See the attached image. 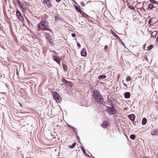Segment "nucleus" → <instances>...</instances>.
Segmentation results:
<instances>
[{
    "label": "nucleus",
    "mask_w": 158,
    "mask_h": 158,
    "mask_svg": "<svg viewBox=\"0 0 158 158\" xmlns=\"http://www.w3.org/2000/svg\"><path fill=\"white\" fill-rule=\"evenodd\" d=\"M93 95L96 101L100 104H102L104 102V99L99 91L97 90H94Z\"/></svg>",
    "instance_id": "nucleus-1"
},
{
    "label": "nucleus",
    "mask_w": 158,
    "mask_h": 158,
    "mask_svg": "<svg viewBox=\"0 0 158 158\" xmlns=\"http://www.w3.org/2000/svg\"><path fill=\"white\" fill-rule=\"evenodd\" d=\"M38 27L39 29L51 31L49 26L48 23L45 20H43L40 21L38 26Z\"/></svg>",
    "instance_id": "nucleus-2"
},
{
    "label": "nucleus",
    "mask_w": 158,
    "mask_h": 158,
    "mask_svg": "<svg viewBox=\"0 0 158 158\" xmlns=\"http://www.w3.org/2000/svg\"><path fill=\"white\" fill-rule=\"evenodd\" d=\"M106 111L110 115L115 114L117 113L116 109L113 106H112L111 107L107 106Z\"/></svg>",
    "instance_id": "nucleus-3"
},
{
    "label": "nucleus",
    "mask_w": 158,
    "mask_h": 158,
    "mask_svg": "<svg viewBox=\"0 0 158 158\" xmlns=\"http://www.w3.org/2000/svg\"><path fill=\"white\" fill-rule=\"evenodd\" d=\"M53 96L54 99L56 102H60L61 98L56 92H55L53 93Z\"/></svg>",
    "instance_id": "nucleus-4"
},
{
    "label": "nucleus",
    "mask_w": 158,
    "mask_h": 158,
    "mask_svg": "<svg viewBox=\"0 0 158 158\" xmlns=\"http://www.w3.org/2000/svg\"><path fill=\"white\" fill-rule=\"evenodd\" d=\"M109 124V122L108 121H104L101 124L102 127L103 128H106Z\"/></svg>",
    "instance_id": "nucleus-5"
},
{
    "label": "nucleus",
    "mask_w": 158,
    "mask_h": 158,
    "mask_svg": "<svg viewBox=\"0 0 158 158\" xmlns=\"http://www.w3.org/2000/svg\"><path fill=\"white\" fill-rule=\"evenodd\" d=\"M52 57L53 59L56 61L59 64H60V58L57 56H53Z\"/></svg>",
    "instance_id": "nucleus-6"
},
{
    "label": "nucleus",
    "mask_w": 158,
    "mask_h": 158,
    "mask_svg": "<svg viewBox=\"0 0 158 158\" xmlns=\"http://www.w3.org/2000/svg\"><path fill=\"white\" fill-rule=\"evenodd\" d=\"M81 56H86L87 53L86 50L85 48H83L81 51Z\"/></svg>",
    "instance_id": "nucleus-7"
},
{
    "label": "nucleus",
    "mask_w": 158,
    "mask_h": 158,
    "mask_svg": "<svg viewBox=\"0 0 158 158\" xmlns=\"http://www.w3.org/2000/svg\"><path fill=\"white\" fill-rule=\"evenodd\" d=\"M128 116L131 121H132V122L134 121L135 116L134 114H130L128 115Z\"/></svg>",
    "instance_id": "nucleus-8"
},
{
    "label": "nucleus",
    "mask_w": 158,
    "mask_h": 158,
    "mask_svg": "<svg viewBox=\"0 0 158 158\" xmlns=\"http://www.w3.org/2000/svg\"><path fill=\"white\" fill-rule=\"evenodd\" d=\"M130 93L129 92H126L124 93V97L126 98H129L130 97Z\"/></svg>",
    "instance_id": "nucleus-9"
},
{
    "label": "nucleus",
    "mask_w": 158,
    "mask_h": 158,
    "mask_svg": "<svg viewBox=\"0 0 158 158\" xmlns=\"http://www.w3.org/2000/svg\"><path fill=\"white\" fill-rule=\"evenodd\" d=\"M81 150L82 151V152H83L84 154L87 156H88V157H89V155H88V154H87L86 152H85V149L83 147H81Z\"/></svg>",
    "instance_id": "nucleus-10"
},
{
    "label": "nucleus",
    "mask_w": 158,
    "mask_h": 158,
    "mask_svg": "<svg viewBox=\"0 0 158 158\" xmlns=\"http://www.w3.org/2000/svg\"><path fill=\"white\" fill-rule=\"evenodd\" d=\"M61 81L63 83H64L65 84H69L70 83V82L66 80L64 78H62V79H61Z\"/></svg>",
    "instance_id": "nucleus-11"
},
{
    "label": "nucleus",
    "mask_w": 158,
    "mask_h": 158,
    "mask_svg": "<svg viewBox=\"0 0 158 158\" xmlns=\"http://www.w3.org/2000/svg\"><path fill=\"white\" fill-rule=\"evenodd\" d=\"M147 119L145 118H143L142 120V124L143 125H144L146 124L147 123Z\"/></svg>",
    "instance_id": "nucleus-12"
},
{
    "label": "nucleus",
    "mask_w": 158,
    "mask_h": 158,
    "mask_svg": "<svg viewBox=\"0 0 158 158\" xmlns=\"http://www.w3.org/2000/svg\"><path fill=\"white\" fill-rule=\"evenodd\" d=\"M62 66L64 71L66 72L67 71L68 67L66 64H62Z\"/></svg>",
    "instance_id": "nucleus-13"
},
{
    "label": "nucleus",
    "mask_w": 158,
    "mask_h": 158,
    "mask_svg": "<svg viewBox=\"0 0 158 158\" xmlns=\"http://www.w3.org/2000/svg\"><path fill=\"white\" fill-rule=\"evenodd\" d=\"M75 8L77 11H78L80 13H81V12H82L81 10V9L80 8H79V7L75 6Z\"/></svg>",
    "instance_id": "nucleus-14"
},
{
    "label": "nucleus",
    "mask_w": 158,
    "mask_h": 158,
    "mask_svg": "<svg viewBox=\"0 0 158 158\" xmlns=\"http://www.w3.org/2000/svg\"><path fill=\"white\" fill-rule=\"evenodd\" d=\"M19 6L22 9H23V10H25V4L23 3H21V4H20Z\"/></svg>",
    "instance_id": "nucleus-15"
},
{
    "label": "nucleus",
    "mask_w": 158,
    "mask_h": 158,
    "mask_svg": "<svg viewBox=\"0 0 158 158\" xmlns=\"http://www.w3.org/2000/svg\"><path fill=\"white\" fill-rule=\"evenodd\" d=\"M111 33L116 38L118 39L119 38V37L112 30H111Z\"/></svg>",
    "instance_id": "nucleus-16"
},
{
    "label": "nucleus",
    "mask_w": 158,
    "mask_h": 158,
    "mask_svg": "<svg viewBox=\"0 0 158 158\" xmlns=\"http://www.w3.org/2000/svg\"><path fill=\"white\" fill-rule=\"evenodd\" d=\"M106 77V76L105 75H100L98 77V79H105Z\"/></svg>",
    "instance_id": "nucleus-17"
},
{
    "label": "nucleus",
    "mask_w": 158,
    "mask_h": 158,
    "mask_svg": "<svg viewBox=\"0 0 158 158\" xmlns=\"http://www.w3.org/2000/svg\"><path fill=\"white\" fill-rule=\"evenodd\" d=\"M157 133V131L155 130H153L151 132V135H155Z\"/></svg>",
    "instance_id": "nucleus-18"
},
{
    "label": "nucleus",
    "mask_w": 158,
    "mask_h": 158,
    "mask_svg": "<svg viewBox=\"0 0 158 158\" xmlns=\"http://www.w3.org/2000/svg\"><path fill=\"white\" fill-rule=\"evenodd\" d=\"M16 15L18 17L21 15V13L18 10H16Z\"/></svg>",
    "instance_id": "nucleus-19"
},
{
    "label": "nucleus",
    "mask_w": 158,
    "mask_h": 158,
    "mask_svg": "<svg viewBox=\"0 0 158 158\" xmlns=\"http://www.w3.org/2000/svg\"><path fill=\"white\" fill-rule=\"evenodd\" d=\"M76 145V143L75 142L73 143L71 145L69 146V148L71 149L75 147Z\"/></svg>",
    "instance_id": "nucleus-20"
},
{
    "label": "nucleus",
    "mask_w": 158,
    "mask_h": 158,
    "mask_svg": "<svg viewBox=\"0 0 158 158\" xmlns=\"http://www.w3.org/2000/svg\"><path fill=\"white\" fill-rule=\"evenodd\" d=\"M18 18L19 20L21 22L23 21H24V18L22 15L18 17Z\"/></svg>",
    "instance_id": "nucleus-21"
},
{
    "label": "nucleus",
    "mask_w": 158,
    "mask_h": 158,
    "mask_svg": "<svg viewBox=\"0 0 158 158\" xmlns=\"http://www.w3.org/2000/svg\"><path fill=\"white\" fill-rule=\"evenodd\" d=\"M46 5L47 6L48 8H51L52 6V5L51 3V2H48L47 4Z\"/></svg>",
    "instance_id": "nucleus-22"
},
{
    "label": "nucleus",
    "mask_w": 158,
    "mask_h": 158,
    "mask_svg": "<svg viewBox=\"0 0 158 158\" xmlns=\"http://www.w3.org/2000/svg\"><path fill=\"white\" fill-rule=\"evenodd\" d=\"M135 135L134 134H131L130 135V138L131 139H134L135 138Z\"/></svg>",
    "instance_id": "nucleus-23"
},
{
    "label": "nucleus",
    "mask_w": 158,
    "mask_h": 158,
    "mask_svg": "<svg viewBox=\"0 0 158 158\" xmlns=\"http://www.w3.org/2000/svg\"><path fill=\"white\" fill-rule=\"evenodd\" d=\"M45 36L48 39H51V36L48 33H46L45 34Z\"/></svg>",
    "instance_id": "nucleus-24"
},
{
    "label": "nucleus",
    "mask_w": 158,
    "mask_h": 158,
    "mask_svg": "<svg viewBox=\"0 0 158 158\" xmlns=\"http://www.w3.org/2000/svg\"><path fill=\"white\" fill-rule=\"evenodd\" d=\"M148 7L150 9H152L154 7V5L152 4H149L148 5Z\"/></svg>",
    "instance_id": "nucleus-25"
},
{
    "label": "nucleus",
    "mask_w": 158,
    "mask_h": 158,
    "mask_svg": "<svg viewBox=\"0 0 158 158\" xmlns=\"http://www.w3.org/2000/svg\"><path fill=\"white\" fill-rule=\"evenodd\" d=\"M149 1L152 3L155 4L157 3V5H158V2H156L154 0H149Z\"/></svg>",
    "instance_id": "nucleus-26"
},
{
    "label": "nucleus",
    "mask_w": 158,
    "mask_h": 158,
    "mask_svg": "<svg viewBox=\"0 0 158 158\" xmlns=\"http://www.w3.org/2000/svg\"><path fill=\"white\" fill-rule=\"evenodd\" d=\"M153 45H150L148 47V49L149 50L151 49L152 48H153Z\"/></svg>",
    "instance_id": "nucleus-27"
},
{
    "label": "nucleus",
    "mask_w": 158,
    "mask_h": 158,
    "mask_svg": "<svg viewBox=\"0 0 158 158\" xmlns=\"http://www.w3.org/2000/svg\"><path fill=\"white\" fill-rule=\"evenodd\" d=\"M131 80V78L130 77H127L126 78V81H129Z\"/></svg>",
    "instance_id": "nucleus-28"
},
{
    "label": "nucleus",
    "mask_w": 158,
    "mask_h": 158,
    "mask_svg": "<svg viewBox=\"0 0 158 158\" xmlns=\"http://www.w3.org/2000/svg\"><path fill=\"white\" fill-rule=\"evenodd\" d=\"M68 127L70 128H72L74 132H75V130H76V129L74 128V127H73V126H71L70 125H68Z\"/></svg>",
    "instance_id": "nucleus-29"
},
{
    "label": "nucleus",
    "mask_w": 158,
    "mask_h": 158,
    "mask_svg": "<svg viewBox=\"0 0 158 158\" xmlns=\"http://www.w3.org/2000/svg\"><path fill=\"white\" fill-rule=\"evenodd\" d=\"M128 7L131 10H134L135 9V8L133 6L130 5L128 6Z\"/></svg>",
    "instance_id": "nucleus-30"
},
{
    "label": "nucleus",
    "mask_w": 158,
    "mask_h": 158,
    "mask_svg": "<svg viewBox=\"0 0 158 158\" xmlns=\"http://www.w3.org/2000/svg\"><path fill=\"white\" fill-rule=\"evenodd\" d=\"M48 2L46 1L45 0H43V1L42 2L43 4H47Z\"/></svg>",
    "instance_id": "nucleus-31"
},
{
    "label": "nucleus",
    "mask_w": 158,
    "mask_h": 158,
    "mask_svg": "<svg viewBox=\"0 0 158 158\" xmlns=\"http://www.w3.org/2000/svg\"><path fill=\"white\" fill-rule=\"evenodd\" d=\"M17 2L18 4V5L19 6L20 4H21V3L19 0H18Z\"/></svg>",
    "instance_id": "nucleus-32"
},
{
    "label": "nucleus",
    "mask_w": 158,
    "mask_h": 158,
    "mask_svg": "<svg viewBox=\"0 0 158 158\" xmlns=\"http://www.w3.org/2000/svg\"><path fill=\"white\" fill-rule=\"evenodd\" d=\"M72 36L73 37H75L76 35V34H75V33H72Z\"/></svg>",
    "instance_id": "nucleus-33"
},
{
    "label": "nucleus",
    "mask_w": 158,
    "mask_h": 158,
    "mask_svg": "<svg viewBox=\"0 0 158 158\" xmlns=\"http://www.w3.org/2000/svg\"><path fill=\"white\" fill-rule=\"evenodd\" d=\"M77 46L78 47L80 48L81 47V45L79 43H77Z\"/></svg>",
    "instance_id": "nucleus-34"
},
{
    "label": "nucleus",
    "mask_w": 158,
    "mask_h": 158,
    "mask_svg": "<svg viewBox=\"0 0 158 158\" xmlns=\"http://www.w3.org/2000/svg\"><path fill=\"white\" fill-rule=\"evenodd\" d=\"M151 22H152V20H151V19H150L148 21V23L151 24Z\"/></svg>",
    "instance_id": "nucleus-35"
},
{
    "label": "nucleus",
    "mask_w": 158,
    "mask_h": 158,
    "mask_svg": "<svg viewBox=\"0 0 158 158\" xmlns=\"http://www.w3.org/2000/svg\"><path fill=\"white\" fill-rule=\"evenodd\" d=\"M146 44H144L143 45V48L144 50V48H145V46H146Z\"/></svg>",
    "instance_id": "nucleus-36"
},
{
    "label": "nucleus",
    "mask_w": 158,
    "mask_h": 158,
    "mask_svg": "<svg viewBox=\"0 0 158 158\" xmlns=\"http://www.w3.org/2000/svg\"><path fill=\"white\" fill-rule=\"evenodd\" d=\"M108 48V46L107 45L105 46L104 47V49H107Z\"/></svg>",
    "instance_id": "nucleus-37"
},
{
    "label": "nucleus",
    "mask_w": 158,
    "mask_h": 158,
    "mask_svg": "<svg viewBox=\"0 0 158 158\" xmlns=\"http://www.w3.org/2000/svg\"><path fill=\"white\" fill-rule=\"evenodd\" d=\"M121 44H123V46H124L125 47H126V46H125V44H124V43L123 42H121Z\"/></svg>",
    "instance_id": "nucleus-38"
},
{
    "label": "nucleus",
    "mask_w": 158,
    "mask_h": 158,
    "mask_svg": "<svg viewBox=\"0 0 158 158\" xmlns=\"http://www.w3.org/2000/svg\"><path fill=\"white\" fill-rule=\"evenodd\" d=\"M57 2H59L60 1V0H56Z\"/></svg>",
    "instance_id": "nucleus-39"
},
{
    "label": "nucleus",
    "mask_w": 158,
    "mask_h": 158,
    "mask_svg": "<svg viewBox=\"0 0 158 158\" xmlns=\"http://www.w3.org/2000/svg\"><path fill=\"white\" fill-rule=\"evenodd\" d=\"M73 2L75 3L76 4H77V3L76 2V1H75V0H74V1Z\"/></svg>",
    "instance_id": "nucleus-40"
},
{
    "label": "nucleus",
    "mask_w": 158,
    "mask_h": 158,
    "mask_svg": "<svg viewBox=\"0 0 158 158\" xmlns=\"http://www.w3.org/2000/svg\"><path fill=\"white\" fill-rule=\"evenodd\" d=\"M156 41L158 42V36L157 37L156 39Z\"/></svg>",
    "instance_id": "nucleus-41"
},
{
    "label": "nucleus",
    "mask_w": 158,
    "mask_h": 158,
    "mask_svg": "<svg viewBox=\"0 0 158 158\" xmlns=\"http://www.w3.org/2000/svg\"><path fill=\"white\" fill-rule=\"evenodd\" d=\"M48 39V40H49V42L50 43H51L52 42H51L50 41V40H51V39Z\"/></svg>",
    "instance_id": "nucleus-42"
},
{
    "label": "nucleus",
    "mask_w": 158,
    "mask_h": 158,
    "mask_svg": "<svg viewBox=\"0 0 158 158\" xmlns=\"http://www.w3.org/2000/svg\"><path fill=\"white\" fill-rule=\"evenodd\" d=\"M48 2H50L51 1V0H47Z\"/></svg>",
    "instance_id": "nucleus-43"
},
{
    "label": "nucleus",
    "mask_w": 158,
    "mask_h": 158,
    "mask_svg": "<svg viewBox=\"0 0 158 158\" xmlns=\"http://www.w3.org/2000/svg\"><path fill=\"white\" fill-rule=\"evenodd\" d=\"M123 83L125 86H127V85L125 84L124 83Z\"/></svg>",
    "instance_id": "nucleus-44"
},
{
    "label": "nucleus",
    "mask_w": 158,
    "mask_h": 158,
    "mask_svg": "<svg viewBox=\"0 0 158 158\" xmlns=\"http://www.w3.org/2000/svg\"><path fill=\"white\" fill-rule=\"evenodd\" d=\"M27 23H28L29 22V20H28V19L27 20Z\"/></svg>",
    "instance_id": "nucleus-45"
},
{
    "label": "nucleus",
    "mask_w": 158,
    "mask_h": 158,
    "mask_svg": "<svg viewBox=\"0 0 158 158\" xmlns=\"http://www.w3.org/2000/svg\"><path fill=\"white\" fill-rule=\"evenodd\" d=\"M19 104H20V105L22 106V105H21V104L20 103H19Z\"/></svg>",
    "instance_id": "nucleus-46"
},
{
    "label": "nucleus",
    "mask_w": 158,
    "mask_h": 158,
    "mask_svg": "<svg viewBox=\"0 0 158 158\" xmlns=\"http://www.w3.org/2000/svg\"><path fill=\"white\" fill-rule=\"evenodd\" d=\"M73 2L74 1V0H71Z\"/></svg>",
    "instance_id": "nucleus-47"
},
{
    "label": "nucleus",
    "mask_w": 158,
    "mask_h": 158,
    "mask_svg": "<svg viewBox=\"0 0 158 158\" xmlns=\"http://www.w3.org/2000/svg\"><path fill=\"white\" fill-rule=\"evenodd\" d=\"M81 5H83V4H82V2H81Z\"/></svg>",
    "instance_id": "nucleus-48"
},
{
    "label": "nucleus",
    "mask_w": 158,
    "mask_h": 158,
    "mask_svg": "<svg viewBox=\"0 0 158 158\" xmlns=\"http://www.w3.org/2000/svg\"><path fill=\"white\" fill-rule=\"evenodd\" d=\"M17 148H18V149H19V148H18V147H17Z\"/></svg>",
    "instance_id": "nucleus-49"
},
{
    "label": "nucleus",
    "mask_w": 158,
    "mask_h": 158,
    "mask_svg": "<svg viewBox=\"0 0 158 158\" xmlns=\"http://www.w3.org/2000/svg\"><path fill=\"white\" fill-rule=\"evenodd\" d=\"M82 3L83 5H84V3L82 2Z\"/></svg>",
    "instance_id": "nucleus-50"
}]
</instances>
